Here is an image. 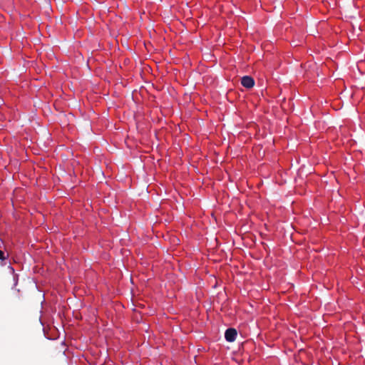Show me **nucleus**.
Returning a JSON list of instances; mask_svg holds the SVG:
<instances>
[{
	"mask_svg": "<svg viewBox=\"0 0 365 365\" xmlns=\"http://www.w3.org/2000/svg\"><path fill=\"white\" fill-rule=\"evenodd\" d=\"M6 259V257L5 256V254L3 251L0 250V260L3 261Z\"/></svg>",
	"mask_w": 365,
	"mask_h": 365,
	"instance_id": "3",
	"label": "nucleus"
},
{
	"mask_svg": "<svg viewBox=\"0 0 365 365\" xmlns=\"http://www.w3.org/2000/svg\"><path fill=\"white\" fill-rule=\"evenodd\" d=\"M237 331L234 328H229L225 331V337L229 342H232L235 340L237 336Z\"/></svg>",
	"mask_w": 365,
	"mask_h": 365,
	"instance_id": "1",
	"label": "nucleus"
},
{
	"mask_svg": "<svg viewBox=\"0 0 365 365\" xmlns=\"http://www.w3.org/2000/svg\"><path fill=\"white\" fill-rule=\"evenodd\" d=\"M241 83L244 87L251 88L255 85V81L251 76H245L241 79Z\"/></svg>",
	"mask_w": 365,
	"mask_h": 365,
	"instance_id": "2",
	"label": "nucleus"
}]
</instances>
